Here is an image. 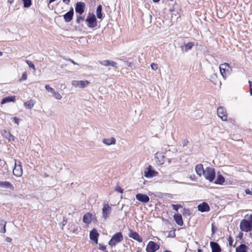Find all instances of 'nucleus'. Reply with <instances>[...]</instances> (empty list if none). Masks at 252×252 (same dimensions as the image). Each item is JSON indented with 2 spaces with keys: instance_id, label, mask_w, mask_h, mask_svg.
I'll list each match as a JSON object with an SVG mask.
<instances>
[{
  "instance_id": "obj_8",
  "label": "nucleus",
  "mask_w": 252,
  "mask_h": 252,
  "mask_svg": "<svg viewBox=\"0 0 252 252\" xmlns=\"http://www.w3.org/2000/svg\"><path fill=\"white\" fill-rule=\"evenodd\" d=\"M86 4L84 2L78 1L75 5V11L76 13L82 15L85 12Z\"/></svg>"
},
{
  "instance_id": "obj_16",
  "label": "nucleus",
  "mask_w": 252,
  "mask_h": 252,
  "mask_svg": "<svg viewBox=\"0 0 252 252\" xmlns=\"http://www.w3.org/2000/svg\"><path fill=\"white\" fill-rule=\"evenodd\" d=\"M99 234L96 228H93L90 232V239L96 244L98 243V238Z\"/></svg>"
},
{
  "instance_id": "obj_58",
  "label": "nucleus",
  "mask_w": 252,
  "mask_h": 252,
  "mask_svg": "<svg viewBox=\"0 0 252 252\" xmlns=\"http://www.w3.org/2000/svg\"><path fill=\"white\" fill-rule=\"evenodd\" d=\"M63 0V2L65 4H69L70 1V0Z\"/></svg>"
},
{
  "instance_id": "obj_3",
  "label": "nucleus",
  "mask_w": 252,
  "mask_h": 252,
  "mask_svg": "<svg viewBox=\"0 0 252 252\" xmlns=\"http://www.w3.org/2000/svg\"><path fill=\"white\" fill-rule=\"evenodd\" d=\"M124 237L121 231L117 232L113 235L108 241V244L111 247H115L118 244L121 243Z\"/></svg>"
},
{
  "instance_id": "obj_38",
  "label": "nucleus",
  "mask_w": 252,
  "mask_h": 252,
  "mask_svg": "<svg viewBox=\"0 0 252 252\" xmlns=\"http://www.w3.org/2000/svg\"><path fill=\"white\" fill-rule=\"evenodd\" d=\"M26 63L28 65V66L30 68H32L34 70H35L36 69L35 65L32 62L29 61V60H26Z\"/></svg>"
},
{
  "instance_id": "obj_40",
  "label": "nucleus",
  "mask_w": 252,
  "mask_h": 252,
  "mask_svg": "<svg viewBox=\"0 0 252 252\" xmlns=\"http://www.w3.org/2000/svg\"><path fill=\"white\" fill-rule=\"evenodd\" d=\"M217 230V227L215 226V223H212L211 224V231L212 236L215 234Z\"/></svg>"
},
{
  "instance_id": "obj_43",
  "label": "nucleus",
  "mask_w": 252,
  "mask_h": 252,
  "mask_svg": "<svg viewBox=\"0 0 252 252\" xmlns=\"http://www.w3.org/2000/svg\"><path fill=\"white\" fill-rule=\"evenodd\" d=\"M27 79V74L26 72H24L22 73V77L20 79L19 81L22 82L23 81L26 80Z\"/></svg>"
},
{
  "instance_id": "obj_60",
  "label": "nucleus",
  "mask_w": 252,
  "mask_h": 252,
  "mask_svg": "<svg viewBox=\"0 0 252 252\" xmlns=\"http://www.w3.org/2000/svg\"><path fill=\"white\" fill-rule=\"evenodd\" d=\"M8 0V2L10 4L12 3L14 1V0Z\"/></svg>"
},
{
  "instance_id": "obj_44",
  "label": "nucleus",
  "mask_w": 252,
  "mask_h": 252,
  "mask_svg": "<svg viewBox=\"0 0 252 252\" xmlns=\"http://www.w3.org/2000/svg\"><path fill=\"white\" fill-rule=\"evenodd\" d=\"M110 63V60H104L102 61H99V63L104 66H109V63Z\"/></svg>"
},
{
  "instance_id": "obj_14",
  "label": "nucleus",
  "mask_w": 252,
  "mask_h": 252,
  "mask_svg": "<svg viewBox=\"0 0 252 252\" xmlns=\"http://www.w3.org/2000/svg\"><path fill=\"white\" fill-rule=\"evenodd\" d=\"M74 15V10L72 7H71L68 12L63 15V19L66 23L70 22L73 19Z\"/></svg>"
},
{
  "instance_id": "obj_50",
  "label": "nucleus",
  "mask_w": 252,
  "mask_h": 252,
  "mask_svg": "<svg viewBox=\"0 0 252 252\" xmlns=\"http://www.w3.org/2000/svg\"><path fill=\"white\" fill-rule=\"evenodd\" d=\"M151 67L152 69L156 70L158 68V64L157 63H152L151 64Z\"/></svg>"
},
{
  "instance_id": "obj_51",
  "label": "nucleus",
  "mask_w": 252,
  "mask_h": 252,
  "mask_svg": "<svg viewBox=\"0 0 252 252\" xmlns=\"http://www.w3.org/2000/svg\"><path fill=\"white\" fill-rule=\"evenodd\" d=\"M248 83L250 86V93L251 95H252V82L249 81Z\"/></svg>"
},
{
  "instance_id": "obj_45",
  "label": "nucleus",
  "mask_w": 252,
  "mask_h": 252,
  "mask_svg": "<svg viewBox=\"0 0 252 252\" xmlns=\"http://www.w3.org/2000/svg\"><path fill=\"white\" fill-rule=\"evenodd\" d=\"M99 249L100 250H101V251L104 252H107V251H106V246L102 244H99Z\"/></svg>"
},
{
  "instance_id": "obj_28",
  "label": "nucleus",
  "mask_w": 252,
  "mask_h": 252,
  "mask_svg": "<svg viewBox=\"0 0 252 252\" xmlns=\"http://www.w3.org/2000/svg\"><path fill=\"white\" fill-rule=\"evenodd\" d=\"M157 156L156 157L157 159V161L158 162L159 164H163L167 160L165 158L166 155L157 153Z\"/></svg>"
},
{
  "instance_id": "obj_52",
  "label": "nucleus",
  "mask_w": 252,
  "mask_h": 252,
  "mask_svg": "<svg viewBox=\"0 0 252 252\" xmlns=\"http://www.w3.org/2000/svg\"><path fill=\"white\" fill-rule=\"evenodd\" d=\"M242 232H240L238 235L237 236V238L239 239V240H242L243 237V233Z\"/></svg>"
},
{
  "instance_id": "obj_19",
  "label": "nucleus",
  "mask_w": 252,
  "mask_h": 252,
  "mask_svg": "<svg viewBox=\"0 0 252 252\" xmlns=\"http://www.w3.org/2000/svg\"><path fill=\"white\" fill-rule=\"evenodd\" d=\"M210 247L212 250V252H221V249L220 245L216 242H210Z\"/></svg>"
},
{
  "instance_id": "obj_53",
  "label": "nucleus",
  "mask_w": 252,
  "mask_h": 252,
  "mask_svg": "<svg viewBox=\"0 0 252 252\" xmlns=\"http://www.w3.org/2000/svg\"><path fill=\"white\" fill-rule=\"evenodd\" d=\"M13 120H14V122L15 124L19 125V122L20 119L18 118L15 117L13 118Z\"/></svg>"
},
{
  "instance_id": "obj_24",
  "label": "nucleus",
  "mask_w": 252,
  "mask_h": 252,
  "mask_svg": "<svg viewBox=\"0 0 252 252\" xmlns=\"http://www.w3.org/2000/svg\"><path fill=\"white\" fill-rule=\"evenodd\" d=\"M225 182L224 177L219 172L217 173V178L214 182L216 185H222Z\"/></svg>"
},
{
  "instance_id": "obj_13",
  "label": "nucleus",
  "mask_w": 252,
  "mask_h": 252,
  "mask_svg": "<svg viewBox=\"0 0 252 252\" xmlns=\"http://www.w3.org/2000/svg\"><path fill=\"white\" fill-rule=\"evenodd\" d=\"M135 198L138 201L143 204L148 203L150 200V198L147 194L141 193L136 194Z\"/></svg>"
},
{
  "instance_id": "obj_30",
  "label": "nucleus",
  "mask_w": 252,
  "mask_h": 252,
  "mask_svg": "<svg viewBox=\"0 0 252 252\" xmlns=\"http://www.w3.org/2000/svg\"><path fill=\"white\" fill-rule=\"evenodd\" d=\"M249 248L245 244H241L236 248V252H248Z\"/></svg>"
},
{
  "instance_id": "obj_22",
  "label": "nucleus",
  "mask_w": 252,
  "mask_h": 252,
  "mask_svg": "<svg viewBox=\"0 0 252 252\" xmlns=\"http://www.w3.org/2000/svg\"><path fill=\"white\" fill-rule=\"evenodd\" d=\"M195 170L196 173L199 176L203 175L205 172V169H204L203 166L202 164H197L195 167Z\"/></svg>"
},
{
  "instance_id": "obj_33",
  "label": "nucleus",
  "mask_w": 252,
  "mask_h": 252,
  "mask_svg": "<svg viewBox=\"0 0 252 252\" xmlns=\"http://www.w3.org/2000/svg\"><path fill=\"white\" fill-rule=\"evenodd\" d=\"M34 104V101L33 99H30L24 102V105L27 109H31Z\"/></svg>"
},
{
  "instance_id": "obj_47",
  "label": "nucleus",
  "mask_w": 252,
  "mask_h": 252,
  "mask_svg": "<svg viewBox=\"0 0 252 252\" xmlns=\"http://www.w3.org/2000/svg\"><path fill=\"white\" fill-rule=\"evenodd\" d=\"M228 241L229 246L230 247H232V246H233L234 247H235V246L233 245V239L231 236H229L228 237Z\"/></svg>"
},
{
  "instance_id": "obj_18",
  "label": "nucleus",
  "mask_w": 252,
  "mask_h": 252,
  "mask_svg": "<svg viewBox=\"0 0 252 252\" xmlns=\"http://www.w3.org/2000/svg\"><path fill=\"white\" fill-rule=\"evenodd\" d=\"M198 210L201 213L208 212L210 210V207L206 202H203L197 206Z\"/></svg>"
},
{
  "instance_id": "obj_7",
  "label": "nucleus",
  "mask_w": 252,
  "mask_h": 252,
  "mask_svg": "<svg viewBox=\"0 0 252 252\" xmlns=\"http://www.w3.org/2000/svg\"><path fill=\"white\" fill-rule=\"evenodd\" d=\"M13 175L16 177H21L23 174L21 162L15 159L14 167L13 169Z\"/></svg>"
},
{
  "instance_id": "obj_32",
  "label": "nucleus",
  "mask_w": 252,
  "mask_h": 252,
  "mask_svg": "<svg viewBox=\"0 0 252 252\" xmlns=\"http://www.w3.org/2000/svg\"><path fill=\"white\" fill-rule=\"evenodd\" d=\"M6 222L2 220H0V232L4 233L6 232Z\"/></svg>"
},
{
  "instance_id": "obj_48",
  "label": "nucleus",
  "mask_w": 252,
  "mask_h": 252,
  "mask_svg": "<svg viewBox=\"0 0 252 252\" xmlns=\"http://www.w3.org/2000/svg\"><path fill=\"white\" fill-rule=\"evenodd\" d=\"M115 190L121 193H122L124 192V189L119 186H117L115 187Z\"/></svg>"
},
{
  "instance_id": "obj_31",
  "label": "nucleus",
  "mask_w": 252,
  "mask_h": 252,
  "mask_svg": "<svg viewBox=\"0 0 252 252\" xmlns=\"http://www.w3.org/2000/svg\"><path fill=\"white\" fill-rule=\"evenodd\" d=\"M3 132L5 134V137L9 141H13L15 140L14 136L11 134V133L6 130H3Z\"/></svg>"
},
{
  "instance_id": "obj_2",
  "label": "nucleus",
  "mask_w": 252,
  "mask_h": 252,
  "mask_svg": "<svg viewBox=\"0 0 252 252\" xmlns=\"http://www.w3.org/2000/svg\"><path fill=\"white\" fill-rule=\"evenodd\" d=\"M85 23L87 27L91 29H94L97 26V21L96 16L93 12H89L86 18Z\"/></svg>"
},
{
  "instance_id": "obj_61",
  "label": "nucleus",
  "mask_w": 252,
  "mask_h": 252,
  "mask_svg": "<svg viewBox=\"0 0 252 252\" xmlns=\"http://www.w3.org/2000/svg\"><path fill=\"white\" fill-rule=\"evenodd\" d=\"M153 1L155 3H158L160 1V0H153Z\"/></svg>"
},
{
  "instance_id": "obj_41",
  "label": "nucleus",
  "mask_w": 252,
  "mask_h": 252,
  "mask_svg": "<svg viewBox=\"0 0 252 252\" xmlns=\"http://www.w3.org/2000/svg\"><path fill=\"white\" fill-rule=\"evenodd\" d=\"M52 94L54 97L57 99L60 100L62 98L61 95L58 92H55V91H54V93H53Z\"/></svg>"
},
{
  "instance_id": "obj_21",
  "label": "nucleus",
  "mask_w": 252,
  "mask_h": 252,
  "mask_svg": "<svg viewBox=\"0 0 252 252\" xmlns=\"http://www.w3.org/2000/svg\"><path fill=\"white\" fill-rule=\"evenodd\" d=\"M96 17L98 19L102 20L104 17V14L102 12V6L101 4L98 5L97 6L96 9Z\"/></svg>"
},
{
  "instance_id": "obj_42",
  "label": "nucleus",
  "mask_w": 252,
  "mask_h": 252,
  "mask_svg": "<svg viewBox=\"0 0 252 252\" xmlns=\"http://www.w3.org/2000/svg\"><path fill=\"white\" fill-rule=\"evenodd\" d=\"M45 88L48 92H50L51 93H54V89L51 88L49 85H46Z\"/></svg>"
},
{
  "instance_id": "obj_25",
  "label": "nucleus",
  "mask_w": 252,
  "mask_h": 252,
  "mask_svg": "<svg viewBox=\"0 0 252 252\" xmlns=\"http://www.w3.org/2000/svg\"><path fill=\"white\" fill-rule=\"evenodd\" d=\"M93 215L90 213H87L85 214L83 217V221L86 224H89L92 221Z\"/></svg>"
},
{
  "instance_id": "obj_15",
  "label": "nucleus",
  "mask_w": 252,
  "mask_h": 252,
  "mask_svg": "<svg viewBox=\"0 0 252 252\" xmlns=\"http://www.w3.org/2000/svg\"><path fill=\"white\" fill-rule=\"evenodd\" d=\"M128 236L139 243L142 242L143 241L142 238L140 236L138 233L133 231L132 229H129Z\"/></svg>"
},
{
  "instance_id": "obj_10",
  "label": "nucleus",
  "mask_w": 252,
  "mask_h": 252,
  "mask_svg": "<svg viewBox=\"0 0 252 252\" xmlns=\"http://www.w3.org/2000/svg\"><path fill=\"white\" fill-rule=\"evenodd\" d=\"M157 172L151 165H149L144 171V176L148 178H152L157 175Z\"/></svg>"
},
{
  "instance_id": "obj_11",
  "label": "nucleus",
  "mask_w": 252,
  "mask_h": 252,
  "mask_svg": "<svg viewBox=\"0 0 252 252\" xmlns=\"http://www.w3.org/2000/svg\"><path fill=\"white\" fill-rule=\"evenodd\" d=\"M90 84V82L87 80H81V81H77L73 80L72 81L71 84L72 85L75 87H79L80 88H84Z\"/></svg>"
},
{
  "instance_id": "obj_46",
  "label": "nucleus",
  "mask_w": 252,
  "mask_h": 252,
  "mask_svg": "<svg viewBox=\"0 0 252 252\" xmlns=\"http://www.w3.org/2000/svg\"><path fill=\"white\" fill-rule=\"evenodd\" d=\"M117 64L118 63L115 62H114L113 61H110V63H109V66H112V67H114L115 68H117Z\"/></svg>"
},
{
  "instance_id": "obj_12",
  "label": "nucleus",
  "mask_w": 252,
  "mask_h": 252,
  "mask_svg": "<svg viewBox=\"0 0 252 252\" xmlns=\"http://www.w3.org/2000/svg\"><path fill=\"white\" fill-rule=\"evenodd\" d=\"M217 114L218 116L222 120L226 121L227 119V116L226 111L224 107L219 106L217 109Z\"/></svg>"
},
{
  "instance_id": "obj_64",
  "label": "nucleus",
  "mask_w": 252,
  "mask_h": 252,
  "mask_svg": "<svg viewBox=\"0 0 252 252\" xmlns=\"http://www.w3.org/2000/svg\"><path fill=\"white\" fill-rule=\"evenodd\" d=\"M149 18L150 19V21H151V20H152V16L151 15L149 14Z\"/></svg>"
},
{
  "instance_id": "obj_39",
  "label": "nucleus",
  "mask_w": 252,
  "mask_h": 252,
  "mask_svg": "<svg viewBox=\"0 0 252 252\" xmlns=\"http://www.w3.org/2000/svg\"><path fill=\"white\" fill-rule=\"evenodd\" d=\"M172 207L173 209L176 211H178L179 208L183 207V206L181 204H172Z\"/></svg>"
},
{
  "instance_id": "obj_29",
  "label": "nucleus",
  "mask_w": 252,
  "mask_h": 252,
  "mask_svg": "<svg viewBox=\"0 0 252 252\" xmlns=\"http://www.w3.org/2000/svg\"><path fill=\"white\" fill-rule=\"evenodd\" d=\"M102 142L104 144L109 146L116 143V139L113 137L111 138H105L103 139Z\"/></svg>"
},
{
  "instance_id": "obj_34",
  "label": "nucleus",
  "mask_w": 252,
  "mask_h": 252,
  "mask_svg": "<svg viewBox=\"0 0 252 252\" xmlns=\"http://www.w3.org/2000/svg\"><path fill=\"white\" fill-rule=\"evenodd\" d=\"M210 80L211 82H212L214 85H217L218 82V75L217 73H213L210 76Z\"/></svg>"
},
{
  "instance_id": "obj_6",
  "label": "nucleus",
  "mask_w": 252,
  "mask_h": 252,
  "mask_svg": "<svg viewBox=\"0 0 252 252\" xmlns=\"http://www.w3.org/2000/svg\"><path fill=\"white\" fill-rule=\"evenodd\" d=\"M177 149L175 147H171V148L166 150L164 153V154L166 155L165 156L166 159L168 164H170L171 162V160L175 158L177 153Z\"/></svg>"
},
{
  "instance_id": "obj_54",
  "label": "nucleus",
  "mask_w": 252,
  "mask_h": 252,
  "mask_svg": "<svg viewBox=\"0 0 252 252\" xmlns=\"http://www.w3.org/2000/svg\"><path fill=\"white\" fill-rule=\"evenodd\" d=\"M189 143V140L188 139H184L183 141V145L184 147L186 146Z\"/></svg>"
},
{
  "instance_id": "obj_62",
  "label": "nucleus",
  "mask_w": 252,
  "mask_h": 252,
  "mask_svg": "<svg viewBox=\"0 0 252 252\" xmlns=\"http://www.w3.org/2000/svg\"><path fill=\"white\" fill-rule=\"evenodd\" d=\"M197 252H203V251L201 249H198L197 250Z\"/></svg>"
},
{
  "instance_id": "obj_57",
  "label": "nucleus",
  "mask_w": 252,
  "mask_h": 252,
  "mask_svg": "<svg viewBox=\"0 0 252 252\" xmlns=\"http://www.w3.org/2000/svg\"><path fill=\"white\" fill-rule=\"evenodd\" d=\"M5 240L7 243H11L12 242V239L8 237H6Z\"/></svg>"
},
{
  "instance_id": "obj_56",
  "label": "nucleus",
  "mask_w": 252,
  "mask_h": 252,
  "mask_svg": "<svg viewBox=\"0 0 252 252\" xmlns=\"http://www.w3.org/2000/svg\"><path fill=\"white\" fill-rule=\"evenodd\" d=\"M171 232H172V231H170L168 237L174 238V237H175V232H172L173 234H171Z\"/></svg>"
},
{
  "instance_id": "obj_63",
  "label": "nucleus",
  "mask_w": 252,
  "mask_h": 252,
  "mask_svg": "<svg viewBox=\"0 0 252 252\" xmlns=\"http://www.w3.org/2000/svg\"><path fill=\"white\" fill-rule=\"evenodd\" d=\"M163 252H172L169 250H166L165 251H164Z\"/></svg>"
},
{
  "instance_id": "obj_1",
  "label": "nucleus",
  "mask_w": 252,
  "mask_h": 252,
  "mask_svg": "<svg viewBox=\"0 0 252 252\" xmlns=\"http://www.w3.org/2000/svg\"><path fill=\"white\" fill-rule=\"evenodd\" d=\"M240 229L242 231L249 232L252 230V215H250V219H243L240 223Z\"/></svg>"
},
{
  "instance_id": "obj_20",
  "label": "nucleus",
  "mask_w": 252,
  "mask_h": 252,
  "mask_svg": "<svg viewBox=\"0 0 252 252\" xmlns=\"http://www.w3.org/2000/svg\"><path fill=\"white\" fill-rule=\"evenodd\" d=\"M0 187L4 189H9L11 190L14 189L13 186L8 181H0Z\"/></svg>"
},
{
  "instance_id": "obj_4",
  "label": "nucleus",
  "mask_w": 252,
  "mask_h": 252,
  "mask_svg": "<svg viewBox=\"0 0 252 252\" xmlns=\"http://www.w3.org/2000/svg\"><path fill=\"white\" fill-rule=\"evenodd\" d=\"M203 176L205 179L208 180L210 182H213L216 177L215 168L210 166L207 167Z\"/></svg>"
},
{
  "instance_id": "obj_35",
  "label": "nucleus",
  "mask_w": 252,
  "mask_h": 252,
  "mask_svg": "<svg viewBox=\"0 0 252 252\" xmlns=\"http://www.w3.org/2000/svg\"><path fill=\"white\" fill-rule=\"evenodd\" d=\"M23 1V6L25 8H29L30 7L32 4V0H21Z\"/></svg>"
},
{
  "instance_id": "obj_55",
  "label": "nucleus",
  "mask_w": 252,
  "mask_h": 252,
  "mask_svg": "<svg viewBox=\"0 0 252 252\" xmlns=\"http://www.w3.org/2000/svg\"><path fill=\"white\" fill-rule=\"evenodd\" d=\"M245 192L247 194L252 195V191L250 190L249 189H245Z\"/></svg>"
},
{
  "instance_id": "obj_9",
  "label": "nucleus",
  "mask_w": 252,
  "mask_h": 252,
  "mask_svg": "<svg viewBox=\"0 0 252 252\" xmlns=\"http://www.w3.org/2000/svg\"><path fill=\"white\" fill-rule=\"evenodd\" d=\"M159 249V245L154 241H150L147 245L146 251L147 252H156Z\"/></svg>"
},
{
  "instance_id": "obj_36",
  "label": "nucleus",
  "mask_w": 252,
  "mask_h": 252,
  "mask_svg": "<svg viewBox=\"0 0 252 252\" xmlns=\"http://www.w3.org/2000/svg\"><path fill=\"white\" fill-rule=\"evenodd\" d=\"M182 212L183 215L186 217L190 216L191 215L190 211L188 208H184Z\"/></svg>"
},
{
  "instance_id": "obj_49",
  "label": "nucleus",
  "mask_w": 252,
  "mask_h": 252,
  "mask_svg": "<svg viewBox=\"0 0 252 252\" xmlns=\"http://www.w3.org/2000/svg\"><path fill=\"white\" fill-rule=\"evenodd\" d=\"M67 221V218L65 217H63V220L62 222H61V224L63 227L65 226L66 224Z\"/></svg>"
},
{
  "instance_id": "obj_17",
  "label": "nucleus",
  "mask_w": 252,
  "mask_h": 252,
  "mask_svg": "<svg viewBox=\"0 0 252 252\" xmlns=\"http://www.w3.org/2000/svg\"><path fill=\"white\" fill-rule=\"evenodd\" d=\"M111 210V207L107 203L104 204L102 208V217L105 219L108 218Z\"/></svg>"
},
{
  "instance_id": "obj_5",
  "label": "nucleus",
  "mask_w": 252,
  "mask_h": 252,
  "mask_svg": "<svg viewBox=\"0 0 252 252\" xmlns=\"http://www.w3.org/2000/svg\"><path fill=\"white\" fill-rule=\"evenodd\" d=\"M219 68L221 75L225 79L232 72V68L228 63H224L220 64Z\"/></svg>"
},
{
  "instance_id": "obj_26",
  "label": "nucleus",
  "mask_w": 252,
  "mask_h": 252,
  "mask_svg": "<svg viewBox=\"0 0 252 252\" xmlns=\"http://www.w3.org/2000/svg\"><path fill=\"white\" fill-rule=\"evenodd\" d=\"M194 46V44L193 42H189L187 43H184V45L181 46V48L182 50H184L185 52H187L190 50Z\"/></svg>"
},
{
  "instance_id": "obj_59",
  "label": "nucleus",
  "mask_w": 252,
  "mask_h": 252,
  "mask_svg": "<svg viewBox=\"0 0 252 252\" xmlns=\"http://www.w3.org/2000/svg\"><path fill=\"white\" fill-rule=\"evenodd\" d=\"M132 64L133 63H131V62L129 63L128 65H127V67H130V68H132Z\"/></svg>"
},
{
  "instance_id": "obj_23",
  "label": "nucleus",
  "mask_w": 252,
  "mask_h": 252,
  "mask_svg": "<svg viewBox=\"0 0 252 252\" xmlns=\"http://www.w3.org/2000/svg\"><path fill=\"white\" fill-rule=\"evenodd\" d=\"M174 220L176 223L179 226H182L184 224L183 218L181 214L179 213L175 214L174 216Z\"/></svg>"
},
{
  "instance_id": "obj_27",
  "label": "nucleus",
  "mask_w": 252,
  "mask_h": 252,
  "mask_svg": "<svg viewBox=\"0 0 252 252\" xmlns=\"http://www.w3.org/2000/svg\"><path fill=\"white\" fill-rule=\"evenodd\" d=\"M15 101V96L10 95L3 97L1 101V104H4L8 102H14Z\"/></svg>"
},
{
  "instance_id": "obj_37",
  "label": "nucleus",
  "mask_w": 252,
  "mask_h": 252,
  "mask_svg": "<svg viewBox=\"0 0 252 252\" xmlns=\"http://www.w3.org/2000/svg\"><path fill=\"white\" fill-rule=\"evenodd\" d=\"M85 21V16H81V15H78L76 17V23L77 24H80V22L81 21Z\"/></svg>"
}]
</instances>
